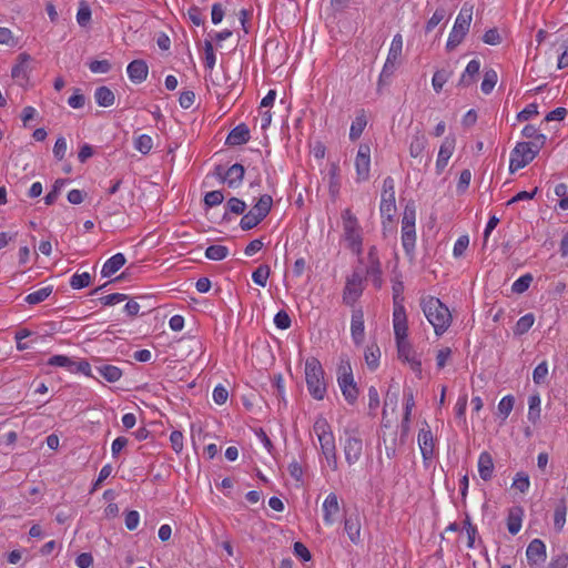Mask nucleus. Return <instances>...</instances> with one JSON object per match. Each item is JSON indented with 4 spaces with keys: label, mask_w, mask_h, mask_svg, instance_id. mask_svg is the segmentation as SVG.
<instances>
[{
    "label": "nucleus",
    "mask_w": 568,
    "mask_h": 568,
    "mask_svg": "<svg viewBox=\"0 0 568 568\" xmlns=\"http://www.w3.org/2000/svg\"><path fill=\"white\" fill-rule=\"evenodd\" d=\"M416 232L415 225H402V244L407 254L412 253L415 248Z\"/></svg>",
    "instance_id": "72a5a7b5"
},
{
    "label": "nucleus",
    "mask_w": 568,
    "mask_h": 568,
    "mask_svg": "<svg viewBox=\"0 0 568 568\" xmlns=\"http://www.w3.org/2000/svg\"><path fill=\"white\" fill-rule=\"evenodd\" d=\"M344 239L348 243V247L357 255L363 251V237L357 217L352 213L351 209L342 212Z\"/></svg>",
    "instance_id": "20e7f679"
},
{
    "label": "nucleus",
    "mask_w": 568,
    "mask_h": 568,
    "mask_svg": "<svg viewBox=\"0 0 568 568\" xmlns=\"http://www.w3.org/2000/svg\"><path fill=\"white\" fill-rule=\"evenodd\" d=\"M393 305L394 307H405L404 306V284L402 281H396L393 283Z\"/></svg>",
    "instance_id": "864d4df0"
},
{
    "label": "nucleus",
    "mask_w": 568,
    "mask_h": 568,
    "mask_svg": "<svg viewBox=\"0 0 568 568\" xmlns=\"http://www.w3.org/2000/svg\"><path fill=\"white\" fill-rule=\"evenodd\" d=\"M337 383L345 400L354 405L358 398V388L354 381L352 366L348 361H342L337 368Z\"/></svg>",
    "instance_id": "39448f33"
},
{
    "label": "nucleus",
    "mask_w": 568,
    "mask_h": 568,
    "mask_svg": "<svg viewBox=\"0 0 568 568\" xmlns=\"http://www.w3.org/2000/svg\"><path fill=\"white\" fill-rule=\"evenodd\" d=\"M31 61L30 54L22 52L18 55V63L12 68L11 75L13 79H27L28 78V65Z\"/></svg>",
    "instance_id": "c756f323"
},
{
    "label": "nucleus",
    "mask_w": 568,
    "mask_h": 568,
    "mask_svg": "<svg viewBox=\"0 0 568 568\" xmlns=\"http://www.w3.org/2000/svg\"><path fill=\"white\" fill-rule=\"evenodd\" d=\"M134 146L142 154H148L153 146L152 138L148 134H141L136 138Z\"/></svg>",
    "instance_id": "6e6d98bb"
},
{
    "label": "nucleus",
    "mask_w": 568,
    "mask_h": 568,
    "mask_svg": "<svg viewBox=\"0 0 568 568\" xmlns=\"http://www.w3.org/2000/svg\"><path fill=\"white\" fill-rule=\"evenodd\" d=\"M479 70H480V61L479 60L474 59V60L469 61L465 71L463 72L457 85L462 87V88L470 87L473 83L476 82V78L479 74Z\"/></svg>",
    "instance_id": "5701e85b"
},
{
    "label": "nucleus",
    "mask_w": 568,
    "mask_h": 568,
    "mask_svg": "<svg viewBox=\"0 0 568 568\" xmlns=\"http://www.w3.org/2000/svg\"><path fill=\"white\" fill-rule=\"evenodd\" d=\"M526 557L529 566L545 562L547 558L545 542L538 538L532 539L527 547Z\"/></svg>",
    "instance_id": "2eb2a0df"
},
{
    "label": "nucleus",
    "mask_w": 568,
    "mask_h": 568,
    "mask_svg": "<svg viewBox=\"0 0 568 568\" xmlns=\"http://www.w3.org/2000/svg\"><path fill=\"white\" fill-rule=\"evenodd\" d=\"M262 221H260V219H257L251 211H248L242 216L240 226L243 231H248L257 226Z\"/></svg>",
    "instance_id": "bf43d9fd"
},
{
    "label": "nucleus",
    "mask_w": 568,
    "mask_h": 568,
    "mask_svg": "<svg viewBox=\"0 0 568 568\" xmlns=\"http://www.w3.org/2000/svg\"><path fill=\"white\" fill-rule=\"evenodd\" d=\"M379 211L382 217L392 222L396 213L395 194H381Z\"/></svg>",
    "instance_id": "cd10ccee"
},
{
    "label": "nucleus",
    "mask_w": 568,
    "mask_h": 568,
    "mask_svg": "<svg viewBox=\"0 0 568 568\" xmlns=\"http://www.w3.org/2000/svg\"><path fill=\"white\" fill-rule=\"evenodd\" d=\"M94 99L98 105L109 108L114 104L115 95L110 88L102 85L95 89Z\"/></svg>",
    "instance_id": "2f4dec72"
},
{
    "label": "nucleus",
    "mask_w": 568,
    "mask_h": 568,
    "mask_svg": "<svg viewBox=\"0 0 568 568\" xmlns=\"http://www.w3.org/2000/svg\"><path fill=\"white\" fill-rule=\"evenodd\" d=\"M65 182H67V180H63V179H58L54 182L52 190L44 196V203L47 205H52L57 201V199L60 194V191H61L62 186L65 184Z\"/></svg>",
    "instance_id": "4d7b16f0"
},
{
    "label": "nucleus",
    "mask_w": 568,
    "mask_h": 568,
    "mask_svg": "<svg viewBox=\"0 0 568 568\" xmlns=\"http://www.w3.org/2000/svg\"><path fill=\"white\" fill-rule=\"evenodd\" d=\"M389 436H390L389 444L387 443L386 438H384L383 440L385 444V454H386L387 458L393 459L396 457L397 446L402 445V444L398 439L397 430L392 432Z\"/></svg>",
    "instance_id": "09e8293b"
},
{
    "label": "nucleus",
    "mask_w": 568,
    "mask_h": 568,
    "mask_svg": "<svg viewBox=\"0 0 568 568\" xmlns=\"http://www.w3.org/2000/svg\"><path fill=\"white\" fill-rule=\"evenodd\" d=\"M524 510L521 507H514L509 509L507 517V529L511 535H516L521 529Z\"/></svg>",
    "instance_id": "c85d7f7f"
},
{
    "label": "nucleus",
    "mask_w": 568,
    "mask_h": 568,
    "mask_svg": "<svg viewBox=\"0 0 568 568\" xmlns=\"http://www.w3.org/2000/svg\"><path fill=\"white\" fill-rule=\"evenodd\" d=\"M494 460L488 452H483L478 458V473L483 480L488 481L493 477Z\"/></svg>",
    "instance_id": "a878e982"
},
{
    "label": "nucleus",
    "mask_w": 568,
    "mask_h": 568,
    "mask_svg": "<svg viewBox=\"0 0 568 568\" xmlns=\"http://www.w3.org/2000/svg\"><path fill=\"white\" fill-rule=\"evenodd\" d=\"M498 80L497 72L493 69L486 70L484 74V79L480 85L481 91L485 94H489L495 88Z\"/></svg>",
    "instance_id": "c03bdc74"
},
{
    "label": "nucleus",
    "mask_w": 568,
    "mask_h": 568,
    "mask_svg": "<svg viewBox=\"0 0 568 568\" xmlns=\"http://www.w3.org/2000/svg\"><path fill=\"white\" fill-rule=\"evenodd\" d=\"M313 429L320 442L321 452L323 455L336 452L335 437L333 435L332 427L326 420V418L320 416L315 420Z\"/></svg>",
    "instance_id": "1a4fd4ad"
},
{
    "label": "nucleus",
    "mask_w": 568,
    "mask_h": 568,
    "mask_svg": "<svg viewBox=\"0 0 568 568\" xmlns=\"http://www.w3.org/2000/svg\"><path fill=\"white\" fill-rule=\"evenodd\" d=\"M515 405V397L513 395L504 396L498 403V416L501 417V420L505 422L509 414L511 413Z\"/></svg>",
    "instance_id": "a19ab883"
},
{
    "label": "nucleus",
    "mask_w": 568,
    "mask_h": 568,
    "mask_svg": "<svg viewBox=\"0 0 568 568\" xmlns=\"http://www.w3.org/2000/svg\"><path fill=\"white\" fill-rule=\"evenodd\" d=\"M423 427L418 432V446L422 453L424 463L432 460L434 457L435 443L434 436L427 422L423 423Z\"/></svg>",
    "instance_id": "f8f14e48"
},
{
    "label": "nucleus",
    "mask_w": 568,
    "mask_h": 568,
    "mask_svg": "<svg viewBox=\"0 0 568 568\" xmlns=\"http://www.w3.org/2000/svg\"><path fill=\"white\" fill-rule=\"evenodd\" d=\"M229 254V248L224 245H210L205 250V257L212 261H222Z\"/></svg>",
    "instance_id": "37998d69"
},
{
    "label": "nucleus",
    "mask_w": 568,
    "mask_h": 568,
    "mask_svg": "<svg viewBox=\"0 0 568 568\" xmlns=\"http://www.w3.org/2000/svg\"><path fill=\"white\" fill-rule=\"evenodd\" d=\"M305 381L311 396L316 400L324 399L327 390L324 369L316 357H310L305 362Z\"/></svg>",
    "instance_id": "f03ea898"
},
{
    "label": "nucleus",
    "mask_w": 568,
    "mask_h": 568,
    "mask_svg": "<svg viewBox=\"0 0 568 568\" xmlns=\"http://www.w3.org/2000/svg\"><path fill=\"white\" fill-rule=\"evenodd\" d=\"M393 327L396 342L407 339L408 321L405 307H394Z\"/></svg>",
    "instance_id": "4468645a"
},
{
    "label": "nucleus",
    "mask_w": 568,
    "mask_h": 568,
    "mask_svg": "<svg viewBox=\"0 0 568 568\" xmlns=\"http://www.w3.org/2000/svg\"><path fill=\"white\" fill-rule=\"evenodd\" d=\"M85 103V97L81 93L80 89H74L73 94L68 99V104L73 109L83 108Z\"/></svg>",
    "instance_id": "774afa93"
},
{
    "label": "nucleus",
    "mask_w": 568,
    "mask_h": 568,
    "mask_svg": "<svg viewBox=\"0 0 568 568\" xmlns=\"http://www.w3.org/2000/svg\"><path fill=\"white\" fill-rule=\"evenodd\" d=\"M532 280L534 277L530 273L521 275L513 283L511 291L517 294L526 292L529 288Z\"/></svg>",
    "instance_id": "8fccbe9b"
},
{
    "label": "nucleus",
    "mask_w": 568,
    "mask_h": 568,
    "mask_svg": "<svg viewBox=\"0 0 568 568\" xmlns=\"http://www.w3.org/2000/svg\"><path fill=\"white\" fill-rule=\"evenodd\" d=\"M521 134L524 138L529 139L530 141L526 142L529 145H532L536 149H542L546 143V135L539 133L538 129L532 124H527L524 126Z\"/></svg>",
    "instance_id": "b1692460"
},
{
    "label": "nucleus",
    "mask_w": 568,
    "mask_h": 568,
    "mask_svg": "<svg viewBox=\"0 0 568 568\" xmlns=\"http://www.w3.org/2000/svg\"><path fill=\"white\" fill-rule=\"evenodd\" d=\"M344 529L352 542L357 544L361 539V523L358 516H349L345 519Z\"/></svg>",
    "instance_id": "473e14b6"
},
{
    "label": "nucleus",
    "mask_w": 568,
    "mask_h": 568,
    "mask_svg": "<svg viewBox=\"0 0 568 568\" xmlns=\"http://www.w3.org/2000/svg\"><path fill=\"white\" fill-rule=\"evenodd\" d=\"M204 53H205V67L212 70L215 65L216 58L214 54V49L211 40L204 41Z\"/></svg>",
    "instance_id": "0e129e2a"
},
{
    "label": "nucleus",
    "mask_w": 568,
    "mask_h": 568,
    "mask_svg": "<svg viewBox=\"0 0 568 568\" xmlns=\"http://www.w3.org/2000/svg\"><path fill=\"white\" fill-rule=\"evenodd\" d=\"M365 362L371 371H375L379 364L381 351L377 344H371L364 352Z\"/></svg>",
    "instance_id": "c9c22d12"
},
{
    "label": "nucleus",
    "mask_w": 568,
    "mask_h": 568,
    "mask_svg": "<svg viewBox=\"0 0 568 568\" xmlns=\"http://www.w3.org/2000/svg\"><path fill=\"white\" fill-rule=\"evenodd\" d=\"M245 169L242 164L235 163L230 166L223 178V183H227L229 187L236 189L243 182Z\"/></svg>",
    "instance_id": "4be33fe9"
},
{
    "label": "nucleus",
    "mask_w": 568,
    "mask_h": 568,
    "mask_svg": "<svg viewBox=\"0 0 568 568\" xmlns=\"http://www.w3.org/2000/svg\"><path fill=\"white\" fill-rule=\"evenodd\" d=\"M456 140L454 136H446L439 148L437 161H436V170L437 173L440 174L454 153Z\"/></svg>",
    "instance_id": "dca6fc26"
},
{
    "label": "nucleus",
    "mask_w": 568,
    "mask_h": 568,
    "mask_svg": "<svg viewBox=\"0 0 568 568\" xmlns=\"http://www.w3.org/2000/svg\"><path fill=\"white\" fill-rule=\"evenodd\" d=\"M371 168V148L368 144H359L358 151L355 158V169L357 181L363 182L369 178Z\"/></svg>",
    "instance_id": "ddd939ff"
},
{
    "label": "nucleus",
    "mask_w": 568,
    "mask_h": 568,
    "mask_svg": "<svg viewBox=\"0 0 568 568\" xmlns=\"http://www.w3.org/2000/svg\"><path fill=\"white\" fill-rule=\"evenodd\" d=\"M271 268L266 264L260 265L252 274V280L255 284L264 287L266 286L267 278L270 276Z\"/></svg>",
    "instance_id": "49530a36"
},
{
    "label": "nucleus",
    "mask_w": 568,
    "mask_h": 568,
    "mask_svg": "<svg viewBox=\"0 0 568 568\" xmlns=\"http://www.w3.org/2000/svg\"><path fill=\"white\" fill-rule=\"evenodd\" d=\"M471 19H473V6H468L467 3H465L462 7V9L455 20L453 30L449 33V37H448V40L446 43V49L448 51L455 50L462 43L465 36L469 31Z\"/></svg>",
    "instance_id": "7ed1b4c3"
},
{
    "label": "nucleus",
    "mask_w": 568,
    "mask_h": 568,
    "mask_svg": "<svg viewBox=\"0 0 568 568\" xmlns=\"http://www.w3.org/2000/svg\"><path fill=\"white\" fill-rule=\"evenodd\" d=\"M89 69L93 73H108L111 70V63L108 60H93L89 63Z\"/></svg>",
    "instance_id": "338daca9"
},
{
    "label": "nucleus",
    "mask_w": 568,
    "mask_h": 568,
    "mask_svg": "<svg viewBox=\"0 0 568 568\" xmlns=\"http://www.w3.org/2000/svg\"><path fill=\"white\" fill-rule=\"evenodd\" d=\"M52 291H53V287L51 285L42 287L36 292L28 294L24 297V302L30 305L39 304V303L43 302L44 300H47L51 295Z\"/></svg>",
    "instance_id": "58836bf2"
},
{
    "label": "nucleus",
    "mask_w": 568,
    "mask_h": 568,
    "mask_svg": "<svg viewBox=\"0 0 568 568\" xmlns=\"http://www.w3.org/2000/svg\"><path fill=\"white\" fill-rule=\"evenodd\" d=\"M567 504L565 499H560L555 508L554 514V527L557 531H560L566 523Z\"/></svg>",
    "instance_id": "e433bc0d"
},
{
    "label": "nucleus",
    "mask_w": 568,
    "mask_h": 568,
    "mask_svg": "<svg viewBox=\"0 0 568 568\" xmlns=\"http://www.w3.org/2000/svg\"><path fill=\"white\" fill-rule=\"evenodd\" d=\"M339 513V504L338 498L335 493H331L327 495L323 503V519L324 523L328 526L333 525L336 521V516Z\"/></svg>",
    "instance_id": "f3484780"
},
{
    "label": "nucleus",
    "mask_w": 568,
    "mask_h": 568,
    "mask_svg": "<svg viewBox=\"0 0 568 568\" xmlns=\"http://www.w3.org/2000/svg\"><path fill=\"white\" fill-rule=\"evenodd\" d=\"M548 375V364L546 361L538 364L532 372V381L535 384H542Z\"/></svg>",
    "instance_id": "13d9d810"
},
{
    "label": "nucleus",
    "mask_w": 568,
    "mask_h": 568,
    "mask_svg": "<svg viewBox=\"0 0 568 568\" xmlns=\"http://www.w3.org/2000/svg\"><path fill=\"white\" fill-rule=\"evenodd\" d=\"M513 486L520 493H526L530 486L529 476L524 471L517 473Z\"/></svg>",
    "instance_id": "052dcab7"
},
{
    "label": "nucleus",
    "mask_w": 568,
    "mask_h": 568,
    "mask_svg": "<svg viewBox=\"0 0 568 568\" xmlns=\"http://www.w3.org/2000/svg\"><path fill=\"white\" fill-rule=\"evenodd\" d=\"M396 345H397L398 357L400 359H403L404 362L409 363V361H412V357L415 356V353L413 351L410 343L407 339H404V341H397Z\"/></svg>",
    "instance_id": "de8ad7c7"
},
{
    "label": "nucleus",
    "mask_w": 568,
    "mask_h": 568,
    "mask_svg": "<svg viewBox=\"0 0 568 568\" xmlns=\"http://www.w3.org/2000/svg\"><path fill=\"white\" fill-rule=\"evenodd\" d=\"M364 287L362 274L358 272H353L352 275L346 278V284L343 291V302L346 305L353 306L362 295Z\"/></svg>",
    "instance_id": "9b49d317"
},
{
    "label": "nucleus",
    "mask_w": 568,
    "mask_h": 568,
    "mask_svg": "<svg viewBox=\"0 0 568 568\" xmlns=\"http://www.w3.org/2000/svg\"><path fill=\"white\" fill-rule=\"evenodd\" d=\"M224 200V194L220 190L207 192L204 196V203L206 206L212 207L221 204Z\"/></svg>",
    "instance_id": "680f3d73"
},
{
    "label": "nucleus",
    "mask_w": 568,
    "mask_h": 568,
    "mask_svg": "<svg viewBox=\"0 0 568 568\" xmlns=\"http://www.w3.org/2000/svg\"><path fill=\"white\" fill-rule=\"evenodd\" d=\"M98 373L108 382L115 383L122 377V371L114 365H101L97 367Z\"/></svg>",
    "instance_id": "f704fd0d"
},
{
    "label": "nucleus",
    "mask_w": 568,
    "mask_h": 568,
    "mask_svg": "<svg viewBox=\"0 0 568 568\" xmlns=\"http://www.w3.org/2000/svg\"><path fill=\"white\" fill-rule=\"evenodd\" d=\"M91 20V9L90 7L83 1L80 4V8L77 13V21L81 27H85Z\"/></svg>",
    "instance_id": "e2e57ef3"
},
{
    "label": "nucleus",
    "mask_w": 568,
    "mask_h": 568,
    "mask_svg": "<svg viewBox=\"0 0 568 568\" xmlns=\"http://www.w3.org/2000/svg\"><path fill=\"white\" fill-rule=\"evenodd\" d=\"M419 305L425 317L434 327L436 336L446 333L453 322L449 308L438 297L432 295L422 296Z\"/></svg>",
    "instance_id": "f257e3e1"
},
{
    "label": "nucleus",
    "mask_w": 568,
    "mask_h": 568,
    "mask_svg": "<svg viewBox=\"0 0 568 568\" xmlns=\"http://www.w3.org/2000/svg\"><path fill=\"white\" fill-rule=\"evenodd\" d=\"M250 129L246 124L241 123L231 130L229 133L225 144L230 146H237L245 144L250 141Z\"/></svg>",
    "instance_id": "6ab92c4d"
},
{
    "label": "nucleus",
    "mask_w": 568,
    "mask_h": 568,
    "mask_svg": "<svg viewBox=\"0 0 568 568\" xmlns=\"http://www.w3.org/2000/svg\"><path fill=\"white\" fill-rule=\"evenodd\" d=\"M366 275L372 278L373 285L376 288H381L383 285L381 261H375L374 263L368 264Z\"/></svg>",
    "instance_id": "ea45409f"
},
{
    "label": "nucleus",
    "mask_w": 568,
    "mask_h": 568,
    "mask_svg": "<svg viewBox=\"0 0 568 568\" xmlns=\"http://www.w3.org/2000/svg\"><path fill=\"white\" fill-rule=\"evenodd\" d=\"M541 399L538 393L532 394L528 398V420L536 425L540 420L541 414Z\"/></svg>",
    "instance_id": "7c9ffc66"
},
{
    "label": "nucleus",
    "mask_w": 568,
    "mask_h": 568,
    "mask_svg": "<svg viewBox=\"0 0 568 568\" xmlns=\"http://www.w3.org/2000/svg\"><path fill=\"white\" fill-rule=\"evenodd\" d=\"M403 51V37L397 33L394 36L390 48L387 54V59L384 63L382 72L379 74L378 80V90L381 87L388 82V80L393 77L397 65L399 64V59L402 57Z\"/></svg>",
    "instance_id": "423d86ee"
},
{
    "label": "nucleus",
    "mask_w": 568,
    "mask_h": 568,
    "mask_svg": "<svg viewBox=\"0 0 568 568\" xmlns=\"http://www.w3.org/2000/svg\"><path fill=\"white\" fill-rule=\"evenodd\" d=\"M313 429L320 442L321 452L323 455L336 452L335 437L333 435L332 427L326 420V418L320 416L315 420Z\"/></svg>",
    "instance_id": "9d476101"
},
{
    "label": "nucleus",
    "mask_w": 568,
    "mask_h": 568,
    "mask_svg": "<svg viewBox=\"0 0 568 568\" xmlns=\"http://www.w3.org/2000/svg\"><path fill=\"white\" fill-rule=\"evenodd\" d=\"M273 204V199L268 194H263L258 197L255 205L250 210L260 221H263L270 213Z\"/></svg>",
    "instance_id": "bb28decb"
},
{
    "label": "nucleus",
    "mask_w": 568,
    "mask_h": 568,
    "mask_svg": "<svg viewBox=\"0 0 568 568\" xmlns=\"http://www.w3.org/2000/svg\"><path fill=\"white\" fill-rule=\"evenodd\" d=\"M428 144V140L425 133L417 129L415 134H413L410 143H409V154L414 159H419L422 161L423 153L426 150Z\"/></svg>",
    "instance_id": "aec40b11"
},
{
    "label": "nucleus",
    "mask_w": 568,
    "mask_h": 568,
    "mask_svg": "<svg viewBox=\"0 0 568 568\" xmlns=\"http://www.w3.org/2000/svg\"><path fill=\"white\" fill-rule=\"evenodd\" d=\"M534 323H535L534 314L528 313V314L521 316L516 323V326L514 328V334L515 335L526 334L531 328Z\"/></svg>",
    "instance_id": "79ce46f5"
},
{
    "label": "nucleus",
    "mask_w": 568,
    "mask_h": 568,
    "mask_svg": "<svg viewBox=\"0 0 568 568\" xmlns=\"http://www.w3.org/2000/svg\"><path fill=\"white\" fill-rule=\"evenodd\" d=\"M367 124L366 116L364 114V111H362L361 114H358L355 120L352 122L351 129H349V139L352 141H356L362 135L365 126Z\"/></svg>",
    "instance_id": "4c0bfd02"
},
{
    "label": "nucleus",
    "mask_w": 568,
    "mask_h": 568,
    "mask_svg": "<svg viewBox=\"0 0 568 568\" xmlns=\"http://www.w3.org/2000/svg\"><path fill=\"white\" fill-rule=\"evenodd\" d=\"M91 283V275L88 272L82 274L75 273L70 280V286L73 290H80L89 286Z\"/></svg>",
    "instance_id": "3c124183"
},
{
    "label": "nucleus",
    "mask_w": 568,
    "mask_h": 568,
    "mask_svg": "<svg viewBox=\"0 0 568 568\" xmlns=\"http://www.w3.org/2000/svg\"><path fill=\"white\" fill-rule=\"evenodd\" d=\"M51 366L65 367L69 372H73V361L65 355H54L48 361Z\"/></svg>",
    "instance_id": "5fc2aeb1"
},
{
    "label": "nucleus",
    "mask_w": 568,
    "mask_h": 568,
    "mask_svg": "<svg viewBox=\"0 0 568 568\" xmlns=\"http://www.w3.org/2000/svg\"><path fill=\"white\" fill-rule=\"evenodd\" d=\"M540 152L526 142H518L510 153L509 172L515 173L517 170L528 165Z\"/></svg>",
    "instance_id": "6e6552de"
},
{
    "label": "nucleus",
    "mask_w": 568,
    "mask_h": 568,
    "mask_svg": "<svg viewBox=\"0 0 568 568\" xmlns=\"http://www.w3.org/2000/svg\"><path fill=\"white\" fill-rule=\"evenodd\" d=\"M126 71L132 82L141 83L146 79L149 68L144 60H133L129 63Z\"/></svg>",
    "instance_id": "412c9836"
},
{
    "label": "nucleus",
    "mask_w": 568,
    "mask_h": 568,
    "mask_svg": "<svg viewBox=\"0 0 568 568\" xmlns=\"http://www.w3.org/2000/svg\"><path fill=\"white\" fill-rule=\"evenodd\" d=\"M125 256L122 253L114 254L103 264L101 270L102 277L112 276L125 264Z\"/></svg>",
    "instance_id": "393cba45"
},
{
    "label": "nucleus",
    "mask_w": 568,
    "mask_h": 568,
    "mask_svg": "<svg viewBox=\"0 0 568 568\" xmlns=\"http://www.w3.org/2000/svg\"><path fill=\"white\" fill-rule=\"evenodd\" d=\"M345 439L343 450L345 460L348 466H353L359 462L364 450V444L358 429H345Z\"/></svg>",
    "instance_id": "0eeeda50"
},
{
    "label": "nucleus",
    "mask_w": 568,
    "mask_h": 568,
    "mask_svg": "<svg viewBox=\"0 0 568 568\" xmlns=\"http://www.w3.org/2000/svg\"><path fill=\"white\" fill-rule=\"evenodd\" d=\"M274 324L280 329H287L291 326L292 321L287 312L280 311L274 316Z\"/></svg>",
    "instance_id": "69168bd1"
},
{
    "label": "nucleus",
    "mask_w": 568,
    "mask_h": 568,
    "mask_svg": "<svg viewBox=\"0 0 568 568\" xmlns=\"http://www.w3.org/2000/svg\"><path fill=\"white\" fill-rule=\"evenodd\" d=\"M246 210V203L239 197H231L226 203V212H231L234 214H243ZM227 213L224 214V219H226Z\"/></svg>",
    "instance_id": "603ef678"
},
{
    "label": "nucleus",
    "mask_w": 568,
    "mask_h": 568,
    "mask_svg": "<svg viewBox=\"0 0 568 568\" xmlns=\"http://www.w3.org/2000/svg\"><path fill=\"white\" fill-rule=\"evenodd\" d=\"M452 73H453L452 71L445 70V69L437 70L434 73L433 79H432V84H433L434 90L437 93H439L442 91L444 84L448 81Z\"/></svg>",
    "instance_id": "a18cd8bd"
},
{
    "label": "nucleus",
    "mask_w": 568,
    "mask_h": 568,
    "mask_svg": "<svg viewBox=\"0 0 568 568\" xmlns=\"http://www.w3.org/2000/svg\"><path fill=\"white\" fill-rule=\"evenodd\" d=\"M351 334L356 345H361L364 342L365 326L362 310H356L352 314Z\"/></svg>",
    "instance_id": "a211bd4d"
}]
</instances>
